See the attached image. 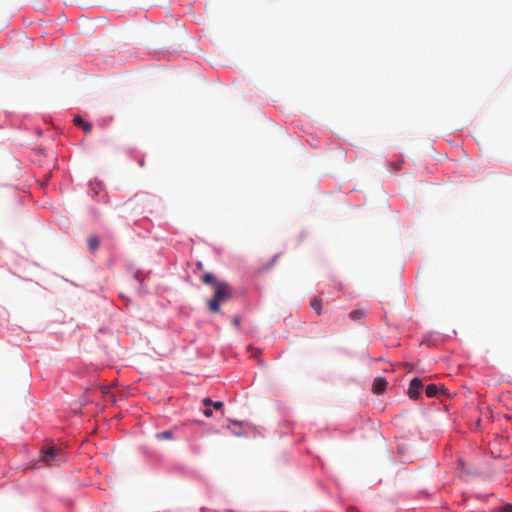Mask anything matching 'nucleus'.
<instances>
[{"label":"nucleus","mask_w":512,"mask_h":512,"mask_svg":"<svg viewBox=\"0 0 512 512\" xmlns=\"http://www.w3.org/2000/svg\"><path fill=\"white\" fill-rule=\"evenodd\" d=\"M202 282L214 287V296L207 301L208 308L213 313L220 312L221 303L227 302L233 297L231 286L226 281H217L212 273H205Z\"/></svg>","instance_id":"nucleus-1"},{"label":"nucleus","mask_w":512,"mask_h":512,"mask_svg":"<svg viewBox=\"0 0 512 512\" xmlns=\"http://www.w3.org/2000/svg\"><path fill=\"white\" fill-rule=\"evenodd\" d=\"M39 461L46 466H51L54 463L59 464L62 461L61 450L54 447L42 450Z\"/></svg>","instance_id":"nucleus-2"},{"label":"nucleus","mask_w":512,"mask_h":512,"mask_svg":"<svg viewBox=\"0 0 512 512\" xmlns=\"http://www.w3.org/2000/svg\"><path fill=\"white\" fill-rule=\"evenodd\" d=\"M421 388L422 381L419 378L412 379L408 388V396L413 400L417 399Z\"/></svg>","instance_id":"nucleus-3"},{"label":"nucleus","mask_w":512,"mask_h":512,"mask_svg":"<svg viewBox=\"0 0 512 512\" xmlns=\"http://www.w3.org/2000/svg\"><path fill=\"white\" fill-rule=\"evenodd\" d=\"M388 383L385 378L377 377L374 379L372 391L375 394H383L386 390Z\"/></svg>","instance_id":"nucleus-4"},{"label":"nucleus","mask_w":512,"mask_h":512,"mask_svg":"<svg viewBox=\"0 0 512 512\" xmlns=\"http://www.w3.org/2000/svg\"><path fill=\"white\" fill-rule=\"evenodd\" d=\"M73 123L80 127L85 133H90L92 130L91 123L85 121L81 116L77 115L73 119Z\"/></svg>","instance_id":"nucleus-5"},{"label":"nucleus","mask_w":512,"mask_h":512,"mask_svg":"<svg viewBox=\"0 0 512 512\" xmlns=\"http://www.w3.org/2000/svg\"><path fill=\"white\" fill-rule=\"evenodd\" d=\"M310 305L317 315H321L323 313L322 299L320 297H314L311 300Z\"/></svg>","instance_id":"nucleus-6"},{"label":"nucleus","mask_w":512,"mask_h":512,"mask_svg":"<svg viewBox=\"0 0 512 512\" xmlns=\"http://www.w3.org/2000/svg\"><path fill=\"white\" fill-rule=\"evenodd\" d=\"M365 316L364 309H355L349 313V318L353 321H359Z\"/></svg>","instance_id":"nucleus-7"},{"label":"nucleus","mask_w":512,"mask_h":512,"mask_svg":"<svg viewBox=\"0 0 512 512\" xmlns=\"http://www.w3.org/2000/svg\"><path fill=\"white\" fill-rule=\"evenodd\" d=\"M439 388L436 384H429L426 389L425 393L427 397L432 398L438 394Z\"/></svg>","instance_id":"nucleus-8"},{"label":"nucleus","mask_w":512,"mask_h":512,"mask_svg":"<svg viewBox=\"0 0 512 512\" xmlns=\"http://www.w3.org/2000/svg\"><path fill=\"white\" fill-rule=\"evenodd\" d=\"M99 239L96 236H91L88 239V248L90 251H95L99 246Z\"/></svg>","instance_id":"nucleus-9"},{"label":"nucleus","mask_w":512,"mask_h":512,"mask_svg":"<svg viewBox=\"0 0 512 512\" xmlns=\"http://www.w3.org/2000/svg\"><path fill=\"white\" fill-rule=\"evenodd\" d=\"M158 440H171L173 438L172 431L167 430L156 434Z\"/></svg>","instance_id":"nucleus-10"},{"label":"nucleus","mask_w":512,"mask_h":512,"mask_svg":"<svg viewBox=\"0 0 512 512\" xmlns=\"http://www.w3.org/2000/svg\"><path fill=\"white\" fill-rule=\"evenodd\" d=\"M101 392H102V394H103L104 396L109 397V399H110V401H111L112 403H114V402H115V398H114V396L110 394V388H109V387H107V386H102V387H101Z\"/></svg>","instance_id":"nucleus-11"},{"label":"nucleus","mask_w":512,"mask_h":512,"mask_svg":"<svg viewBox=\"0 0 512 512\" xmlns=\"http://www.w3.org/2000/svg\"><path fill=\"white\" fill-rule=\"evenodd\" d=\"M212 405H213L214 409H216V410H220L224 406L223 402H221V401L213 402Z\"/></svg>","instance_id":"nucleus-12"},{"label":"nucleus","mask_w":512,"mask_h":512,"mask_svg":"<svg viewBox=\"0 0 512 512\" xmlns=\"http://www.w3.org/2000/svg\"><path fill=\"white\" fill-rule=\"evenodd\" d=\"M501 512H512V504H507L501 508Z\"/></svg>","instance_id":"nucleus-13"},{"label":"nucleus","mask_w":512,"mask_h":512,"mask_svg":"<svg viewBox=\"0 0 512 512\" xmlns=\"http://www.w3.org/2000/svg\"><path fill=\"white\" fill-rule=\"evenodd\" d=\"M278 258H279V254L274 255L269 263L268 268L272 267L277 262Z\"/></svg>","instance_id":"nucleus-14"},{"label":"nucleus","mask_w":512,"mask_h":512,"mask_svg":"<svg viewBox=\"0 0 512 512\" xmlns=\"http://www.w3.org/2000/svg\"><path fill=\"white\" fill-rule=\"evenodd\" d=\"M203 414H204L206 417H211V416H212V414H213V412H212V410H211L209 407H207V408L203 411Z\"/></svg>","instance_id":"nucleus-15"},{"label":"nucleus","mask_w":512,"mask_h":512,"mask_svg":"<svg viewBox=\"0 0 512 512\" xmlns=\"http://www.w3.org/2000/svg\"><path fill=\"white\" fill-rule=\"evenodd\" d=\"M203 404H204L206 407H208L209 405H212V404H213V402H212V400H211L210 398H204V399H203Z\"/></svg>","instance_id":"nucleus-16"},{"label":"nucleus","mask_w":512,"mask_h":512,"mask_svg":"<svg viewBox=\"0 0 512 512\" xmlns=\"http://www.w3.org/2000/svg\"><path fill=\"white\" fill-rule=\"evenodd\" d=\"M233 324H234L235 326H239V324H240V319H239L238 317H235V318L233 319Z\"/></svg>","instance_id":"nucleus-17"},{"label":"nucleus","mask_w":512,"mask_h":512,"mask_svg":"<svg viewBox=\"0 0 512 512\" xmlns=\"http://www.w3.org/2000/svg\"><path fill=\"white\" fill-rule=\"evenodd\" d=\"M400 168H401V163H397V164H395V169H397V170H398V169H400Z\"/></svg>","instance_id":"nucleus-18"},{"label":"nucleus","mask_w":512,"mask_h":512,"mask_svg":"<svg viewBox=\"0 0 512 512\" xmlns=\"http://www.w3.org/2000/svg\"><path fill=\"white\" fill-rule=\"evenodd\" d=\"M350 512H358L357 510L355 509H351Z\"/></svg>","instance_id":"nucleus-19"}]
</instances>
